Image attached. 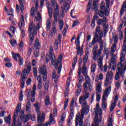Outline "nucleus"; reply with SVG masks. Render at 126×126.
<instances>
[{
	"label": "nucleus",
	"mask_w": 126,
	"mask_h": 126,
	"mask_svg": "<svg viewBox=\"0 0 126 126\" xmlns=\"http://www.w3.org/2000/svg\"><path fill=\"white\" fill-rule=\"evenodd\" d=\"M94 36L93 38L91 43L92 46H94L96 43L100 44V49L98 50V45H95L93 49V60L96 61L98 59V57L102 55V51H103V41H102V37H103V31L101 30V27L98 26L95 29V32L94 33Z\"/></svg>",
	"instance_id": "1"
},
{
	"label": "nucleus",
	"mask_w": 126,
	"mask_h": 126,
	"mask_svg": "<svg viewBox=\"0 0 126 126\" xmlns=\"http://www.w3.org/2000/svg\"><path fill=\"white\" fill-rule=\"evenodd\" d=\"M90 96L89 93H87L84 95L79 97V102L80 104H82V108L80 113H78L76 115L75 124L76 126H85L83 124V119H84V115H87L89 113V106L86 101Z\"/></svg>",
	"instance_id": "2"
},
{
	"label": "nucleus",
	"mask_w": 126,
	"mask_h": 126,
	"mask_svg": "<svg viewBox=\"0 0 126 126\" xmlns=\"http://www.w3.org/2000/svg\"><path fill=\"white\" fill-rule=\"evenodd\" d=\"M54 52V48L53 46H50V49L49 50V56L51 58V63L52 65H55L56 69H58V74H61V71H62V67H63V65L60 64L59 66V63H62L63 61V54H61L57 60H56V56L54 54H53Z\"/></svg>",
	"instance_id": "3"
},
{
	"label": "nucleus",
	"mask_w": 126,
	"mask_h": 126,
	"mask_svg": "<svg viewBox=\"0 0 126 126\" xmlns=\"http://www.w3.org/2000/svg\"><path fill=\"white\" fill-rule=\"evenodd\" d=\"M105 2L106 3V8L105 7V2H101L100 5V10L97 13V14H98L100 17H103V19L102 20H98V25H101L102 24L103 25V23H104V15L105 16H108L110 13L109 12V9L110 8V0H105Z\"/></svg>",
	"instance_id": "4"
},
{
	"label": "nucleus",
	"mask_w": 126,
	"mask_h": 126,
	"mask_svg": "<svg viewBox=\"0 0 126 126\" xmlns=\"http://www.w3.org/2000/svg\"><path fill=\"white\" fill-rule=\"evenodd\" d=\"M125 55L123 54V52L121 53L120 62L118 64L117 72L115 76V80H118L120 79V74L121 76L124 77L125 75V72L126 70V62H125L124 65L122 63L125 60Z\"/></svg>",
	"instance_id": "5"
},
{
	"label": "nucleus",
	"mask_w": 126,
	"mask_h": 126,
	"mask_svg": "<svg viewBox=\"0 0 126 126\" xmlns=\"http://www.w3.org/2000/svg\"><path fill=\"white\" fill-rule=\"evenodd\" d=\"M31 71V63H29L26 64L25 68L22 71L21 75V88H24L25 86V81L28 77V73Z\"/></svg>",
	"instance_id": "6"
},
{
	"label": "nucleus",
	"mask_w": 126,
	"mask_h": 126,
	"mask_svg": "<svg viewBox=\"0 0 126 126\" xmlns=\"http://www.w3.org/2000/svg\"><path fill=\"white\" fill-rule=\"evenodd\" d=\"M36 26L37 27H36V25L32 22L30 23L28 31L29 33L30 40L32 42H33L34 39H35L34 35H37V29H38V30L40 29V23H37Z\"/></svg>",
	"instance_id": "7"
},
{
	"label": "nucleus",
	"mask_w": 126,
	"mask_h": 126,
	"mask_svg": "<svg viewBox=\"0 0 126 126\" xmlns=\"http://www.w3.org/2000/svg\"><path fill=\"white\" fill-rule=\"evenodd\" d=\"M34 107L35 108V111L37 114V122L38 124H41L42 122L45 120V114L42 113L41 115V112L40 111V108H41V105L39 103L36 102L33 104Z\"/></svg>",
	"instance_id": "8"
},
{
	"label": "nucleus",
	"mask_w": 126,
	"mask_h": 126,
	"mask_svg": "<svg viewBox=\"0 0 126 126\" xmlns=\"http://www.w3.org/2000/svg\"><path fill=\"white\" fill-rule=\"evenodd\" d=\"M100 106L99 103H97L96 105V108L94 109V112L95 114V116L94 117V126H99V121H98V120H99V118L98 117V115H99V116L100 117H101V116H102V108H100Z\"/></svg>",
	"instance_id": "9"
},
{
	"label": "nucleus",
	"mask_w": 126,
	"mask_h": 126,
	"mask_svg": "<svg viewBox=\"0 0 126 126\" xmlns=\"http://www.w3.org/2000/svg\"><path fill=\"white\" fill-rule=\"evenodd\" d=\"M20 118L22 121H24V123H27V121L31 119L32 122H35L36 121V116L33 115H32L30 114L27 115L26 116H24V114H22L20 115Z\"/></svg>",
	"instance_id": "10"
},
{
	"label": "nucleus",
	"mask_w": 126,
	"mask_h": 126,
	"mask_svg": "<svg viewBox=\"0 0 126 126\" xmlns=\"http://www.w3.org/2000/svg\"><path fill=\"white\" fill-rule=\"evenodd\" d=\"M39 73L40 75H43V81H46L48 72H47V67H46V65H43L39 69Z\"/></svg>",
	"instance_id": "11"
},
{
	"label": "nucleus",
	"mask_w": 126,
	"mask_h": 126,
	"mask_svg": "<svg viewBox=\"0 0 126 126\" xmlns=\"http://www.w3.org/2000/svg\"><path fill=\"white\" fill-rule=\"evenodd\" d=\"M27 101L31 100V102L34 103L35 102V94H33L31 89H29V91L27 93Z\"/></svg>",
	"instance_id": "12"
},
{
	"label": "nucleus",
	"mask_w": 126,
	"mask_h": 126,
	"mask_svg": "<svg viewBox=\"0 0 126 126\" xmlns=\"http://www.w3.org/2000/svg\"><path fill=\"white\" fill-rule=\"evenodd\" d=\"M42 123H43V122L41 123H38L39 125L36 126H51V125H55V124H56V121L54 120V118H53V115L51 114L49 117V122H46L45 125H42Z\"/></svg>",
	"instance_id": "13"
},
{
	"label": "nucleus",
	"mask_w": 126,
	"mask_h": 126,
	"mask_svg": "<svg viewBox=\"0 0 126 126\" xmlns=\"http://www.w3.org/2000/svg\"><path fill=\"white\" fill-rule=\"evenodd\" d=\"M21 110V103H18L16 107V109L14 114L13 123H16V118L18 117V113L20 112Z\"/></svg>",
	"instance_id": "14"
},
{
	"label": "nucleus",
	"mask_w": 126,
	"mask_h": 126,
	"mask_svg": "<svg viewBox=\"0 0 126 126\" xmlns=\"http://www.w3.org/2000/svg\"><path fill=\"white\" fill-rule=\"evenodd\" d=\"M112 58L110 61V63L108 66V69H111L112 67V64H113V66H116V63H117V55L112 54L111 55Z\"/></svg>",
	"instance_id": "15"
},
{
	"label": "nucleus",
	"mask_w": 126,
	"mask_h": 126,
	"mask_svg": "<svg viewBox=\"0 0 126 126\" xmlns=\"http://www.w3.org/2000/svg\"><path fill=\"white\" fill-rule=\"evenodd\" d=\"M51 8L53 9L54 11H58V10H60V9H59V5H58L57 0H51Z\"/></svg>",
	"instance_id": "16"
},
{
	"label": "nucleus",
	"mask_w": 126,
	"mask_h": 126,
	"mask_svg": "<svg viewBox=\"0 0 126 126\" xmlns=\"http://www.w3.org/2000/svg\"><path fill=\"white\" fill-rule=\"evenodd\" d=\"M106 23H107V18L106 17H103V23L102 24V26H103L104 35H106L107 32L109 31V26H107Z\"/></svg>",
	"instance_id": "17"
},
{
	"label": "nucleus",
	"mask_w": 126,
	"mask_h": 126,
	"mask_svg": "<svg viewBox=\"0 0 126 126\" xmlns=\"http://www.w3.org/2000/svg\"><path fill=\"white\" fill-rule=\"evenodd\" d=\"M70 7L69 3L64 1L63 4L61 6V9L64 10L65 12H67Z\"/></svg>",
	"instance_id": "18"
},
{
	"label": "nucleus",
	"mask_w": 126,
	"mask_h": 126,
	"mask_svg": "<svg viewBox=\"0 0 126 126\" xmlns=\"http://www.w3.org/2000/svg\"><path fill=\"white\" fill-rule=\"evenodd\" d=\"M25 25L24 22V17L23 15H21V20L19 22V28L21 30L22 27Z\"/></svg>",
	"instance_id": "19"
},
{
	"label": "nucleus",
	"mask_w": 126,
	"mask_h": 126,
	"mask_svg": "<svg viewBox=\"0 0 126 126\" xmlns=\"http://www.w3.org/2000/svg\"><path fill=\"white\" fill-rule=\"evenodd\" d=\"M101 82H98L97 83V86L96 87L95 94H101L102 93V89L101 88Z\"/></svg>",
	"instance_id": "20"
},
{
	"label": "nucleus",
	"mask_w": 126,
	"mask_h": 126,
	"mask_svg": "<svg viewBox=\"0 0 126 126\" xmlns=\"http://www.w3.org/2000/svg\"><path fill=\"white\" fill-rule=\"evenodd\" d=\"M126 10V1L123 3L122 5V7L121 8V10L120 11V17H122L123 16V14H124V13L125 12V11Z\"/></svg>",
	"instance_id": "21"
},
{
	"label": "nucleus",
	"mask_w": 126,
	"mask_h": 126,
	"mask_svg": "<svg viewBox=\"0 0 126 126\" xmlns=\"http://www.w3.org/2000/svg\"><path fill=\"white\" fill-rule=\"evenodd\" d=\"M26 111L27 113H31V103L30 100H28V102L26 104Z\"/></svg>",
	"instance_id": "22"
},
{
	"label": "nucleus",
	"mask_w": 126,
	"mask_h": 126,
	"mask_svg": "<svg viewBox=\"0 0 126 126\" xmlns=\"http://www.w3.org/2000/svg\"><path fill=\"white\" fill-rule=\"evenodd\" d=\"M81 57L83 54V50L82 48L80 49V45L79 44H77V55H79Z\"/></svg>",
	"instance_id": "23"
},
{
	"label": "nucleus",
	"mask_w": 126,
	"mask_h": 126,
	"mask_svg": "<svg viewBox=\"0 0 126 126\" xmlns=\"http://www.w3.org/2000/svg\"><path fill=\"white\" fill-rule=\"evenodd\" d=\"M46 7H47L48 9V13L50 17V18L52 19V17H53V14L52 13L53 12V11H52V9H50L49 6H50V2H46Z\"/></svg>",
	"instance_id": "24"
},
{
	"label": "nucleus",
	"mask_w": 126,
	"mask_h": 126,
	"mask_svg": "<svg viewBox=\"0 0 126 126\" xmlns=\"http://www.w3.org/2000/svg\"><path fill=\"white\" fill-rule=\"evenodd\" d=\"M81 72L83 73L84 76H87V67H86V65L83 64L82 68V71Z\"/></svg>",
	"instance_id": "25"
},
{
	"label": "nucleus",
	"mask_w": 126,
	"mask_h": 126,
	"mask_svg": "<svg viewBox=\"0 0 126 126\" xmlns=\"http://www.w3.org/2000/svg\"><path fill=\"white\" fill-rule=\"evenodd\" d=\"M33 47L36 50H39L40 49V47H41V44H40V42H39V39H38V38L35 39V42L34 44Z\"/></svg>",
	"instance_id": "26"
},
{
	"label": "nucleus",
	"mask_w": 126,
	"mask_h": 126,
	"mask_svg": "<svg viewBox=\"0 0 126 126\" xmlns=\"http://www.w3.org/2000/svg\"><path fill=\"white\" fill-rule=\"evenodd\" d=\"M38 84V89H41L42 88V76H38L37 78Z\"/></svg>",
	"instance_id": "27"
},
{
	"label": "nucleus",
	"mask_w": 126,
	"mask_h": 126,
	"mask_svg": "<svg viewBox=\"0 0 126 126\" xmlns=\"http://www.w3.org/2000/svg\"><path fill=\"white\" fill-rule=\"evenodd\" d=\"M98 1H99V0H94L93 4V10L96 11V12H97V10H98V5H97V2H98Z\"/></svg>",
	"instance_id": "28"
},
{
	"label": "nucleus",
	"mask_w": 126,
	"mask_h": 126,
	"mask_svg": "<svg viewBox=\"0 0 126 126\" xmlns=\"http://www.w3.org/2000/svg\"><path fill=\"white\" fill-rule=\"evenodd\" d=\"M54 14L53 15V17L54 18V21L57 23L58 22V16L60 15V10L54 11Z\"/></svg>",
	"instance_id": "29"
},
{
	"label": "nucleus",
	"mask_w": 126,
	"mask_h": 126,
	"mask_svg": "<svg viewBox=\"0 0 126 126\" xmlns=\"http://www.w3.org/2000/svg\"><path fill=\"white\" fill-rule=\"evenodd\" d=\"M44 102L45 106H49V105H52V102H51V100H50V96H49V95L46 96Z\"/></svg>",
	"instance_id": "30"
},
{
	"label": "nucleus",
	"mask_w": 126,
	"mask_h": 126,
	"mask_svg": "<svg viewBox=\"0 0 126 126\" xmlns=\"http://www.w3.org/2000/svg\"><path fill=\"white\" fill-rule=\"evenodd\" d=\"M110 92H111V86H109L108 88L105 90L103 93V95H104V96H106V97H108L110 94Z\"/></svg>",
	"instance_id": "31"
},
{
	"label": "nucleus",
	"mask_w": 126,
	"mask_h": 126,
	"mask_svg": "<svg viewBox=\"0 0 126 126\" xmlns=\"http://www.w3.org/2000/svg\"><path fill=\"white\" fill-rule=\"evenodd\" d=\"M113 76H114V73L110 71H107V73L106 75V77L112 80L113 79Z\"/></svg>",
	"instance_id": "32"
},
{
	"label": "nucleus",
	"mask_w": 126,
	"mask_h": 126,
	"mask_svg": "<svg viewBox=\"0 0 126 126\" xmlns=\"http://www.w3.org/2000/svg\"><path fill=\"white\" fill-rule=\"evenodd\" d=\"M58 24L59 25L60 30H63V25H64V24L63 23V20L62 19H59L58 20Z\"/></svg>",
	"instance_id": "33"
},
{
	"label": "nucleus",
	"mask_w": 126,
	"mask_h": 126,
	"mask_svg": "<svg viewBox=\"0 0 126 126\" xmlns=\"http://www.w3.org/2000/svg\"><path fill=\"white\" fill-rule=\"evenodd\" d=\"M88 54L89 52H87L86 54H85L84 58L83 59V64L86 65V63H87V61H88Z\"/></svg>",
	"instance_id": "34"
},
{
	"label": "nucleus",
	"mask_w": 126,
	"mask_h": 126,
	"mask_svg": "<svg viewBox=\"0 0 126 126\" xmlns=\"http://www.w3.org/2000/svg\"><path fill=\"white\" fill-rule=\"evenodd\" d=\"M20 2V8L21 9V12H23L24 11V4H23V1L24 0H18Z\"/></svg>",
	"instance_id": "35"
},
{
	"label": "nucleus",
	"mask_w": 126,
	"mask_h": 126,
	"mask_svg": "<svg viewBox=\"0 0 126 126\" xmlns=\"http://www.w3.org/2000/svg\"><path fill=\"white\" fill-rule=\"evenodd\" d=\"M12 56L13 58L14 59V60H15V61H16V62L18 61V60H17V58H20V55H19V54H14L13 52L12 53Z\"/></svg>",
	"instance_id": "36"
},
{
	"label": "nucleus",
	"mask_w": 126,
	"mask_h": 126,
	"mask_svg": "<svg viewBox=\"0 0 126 126\" xmlns=\"http://www.w3.org/2000/svg\"><path fill=\"white\" fill-rule=\"evenodd\" d=\"M97 66V64H96V63H94L93 64H92L91 66V72L94 73L95 72V70H96V67Z\"/></svg>",
	"instance_id": "37"
},
{
	"label": "nucleus",
	"mask_w": 126,
	"mask_h": 126,
	"mask_svg": "<svg viewBox=\"0 0 126 126\" xmlns=\"http://www.w3.org/2000/svg\"><path fill=\"white\" fill-rule=\"evenodd\" d=\"M11 119V116L10 115L7 117H4L5 122L6 124H8L9 126H10V120Z\"/></svg>",
	"instance_id": "38"
},
{
	"label": "nucleus",
	"mask_w": 126,
	"mask_h": 126,
	"mask_svg": "<svg viewBox=\"0 0 126 126\" xmlns=\"http://www.w3.org/2000/svg\"><path fill=\"white\" fill-rule=\"evenodd\" d=\"M104 54L106 55V58H108L109 54H110V52H111V49L110 48H106V46L104 47Z\"/></svg>",
	"instance_id": "39"
},
{
	"label": "nucleus",
	"mask_w": 126,
	"mask_h": 126,
	"mask_svg": "<svg viewBox=\"0 0 126 126\" xmlns=\"http://www.w3.org/2000/svg\"><path fill=\"white\" fill-rule=\"evenodd\" d=\"M46 29L47 30H50L51 28V20L50 19H47L46 21Z\"/></svg>",
	"instance_id": "40"
},
{
	"label": "nucleus",
	"mask_w": 126,
	"mask_h": 126,
	"mask_svg": "<svg viewBox=\"0 0 126 126\" xmlns=\"http://www.w3.org/2000/svg\"><path fill=\"white\" fill-rule=\"evenodd\" d=\"M52 78H53L54 79H56L55 80V82L57 83V82L58 81V79L59 78V76L56 74L55 71H53V72L52 73Z\"/></svg>",
	"instance_id": "41"
},
{
	"label": "nucleus",
	"mask_w": 126,
	"mask_h": 126,
	"mask_svg": "<svg viewBox=\"0 0 126 126\" xmlns=\"http://www.w3.org/2000/svg\"><path fill=\"white\" fill-rule=\"evenodd\" d=\"M112 35H113L112 40L114 41L115 44H117V43H118V40H119V38L118 37V35L114 34H113Z\"/></svg>",
	"instance_id": "42"
},
{
	"label": "nucleus",
	"mask_w": 126,
	"mask_h": 126,
	"mask_svg": "<svg viewBox=\"0 0 126 126\" xmlns=\"http://www.w3.org/2000/svg\"><path fill=\"white\" fill-rule=\"evenodd\" d=\"M117 49V44L114 43V44H113L112 47H111V54H114Z\"/></svg>",
	"instance_id": "43"
},
{
	"label": "nucleus",
	"mask_w": 126,
	"mask_h": 126,
	"mask_svg": "<svg viewBox=\"0 0 126 126\" xmlns=\"http://www.w3.org/2000/svg\"><path fill=\"white\" fill-rule=\"evenodd\" d=\"M36 14L37 17L35 16V18L37 21H40L42 19V16H41V14L39 12H37Z\"/></svg>",
	"instance_id": "44"
},
{
	"label": "nucleus",
	"mask_w": 126,
	"mask_h": 126,
	"mask_svg": "<svg viewBox=\"0 0 126 126\" xmlns=\"http://www.w3.org/2000/svg\"><path fill=\"white\" fill-rule=\"evenodd\" d=\"M61 43L60 42V41L59 40L56 39L55 42V44H54V49L55 50H58L59 48V43Z\"/></svg>",
	"instance_id": "45"
},
{
	"label": "nucleus",
	"mask_w": 126,
	"mask_h": 126,
	"mask_svg": "<svg viewBox=\"0 0 126 126\" xmlns=\"http://www.w3.org/2000/svg\"><path fill=\"white\" fill-rule=\"evenodd\" d=\"M74 105V100L73 98H72V101L71 102L70 106V112H73V106Z\"/></svg>",
	"instance_id": "46"
},
{
	"label": "nucleus",
	"mask_w": 126,
	"mask_h": 126,
	"mask_svg": "<svg viewBox=\"0 0 126 126\" xmlns=\"http://www.w3.org/2000/svg\"><path fill=\"white\" fill-rule=\"evenodd\" d=\"M76 63H77V57H75L73 60L72 66L73 68H74L75 67V65L76 64Z\"/></svg>",
	"instance_id": "47"
},
{
	"label": "nucleus",
	"mask_w": 126,
	"mask_h": 126,
	"mask_svg": "<svg viewBox=\"0 0 126 126\" xmlns=\"http://www.w3.org/2000/svg\"><path fill=\"white\" fill-rule=\"evenodd\" d=\"M19 59V65H23L24 63V61L23 60V58H21V57L18 58Z\"/></svg>",
	"instance_id": "48"
},
{
	"label": "nucleus",
	"mask_w": 126,
	"mask_h": 126,
	"mask_svg": "<svg viewBox=\"0 0 126 126\" xmlns=\"http://www.w3.org/2000/svg\"><path fill=\"white\" fill-rule=\"evenodd\" d=\"M49 86H50V82L47 81L45 83V84L44 86L45 90H46V91H48V90H49Z\"/></svg>",
	"instance_id": "49"
},
{
	"label": "nucleus",
	"mask_w": 126,
	"mask_h": 126,
	"mask_svg": "<svg viewBox=\"0 0 126 126\" xmlns=\"http://www.w3.org/2000/svg\"><path fill=\"white\" fill-rule=\"evenodd\" d=\"M38 50H39V49H35L34 50L33 55L35 56V57H39V55H40V52Z\"/></svg>",
	"instance_id": "50"
},
{
	"label": "nucleus",
	"mask_w": 126,
	"mask_h": 126,
	"mask_svg": "<svg viewBox=\"0 0 126 126\" xmlns=\"http://www.w3.org/2000/svg\"><path fill=\"white\" fill-rule=\"evenodd\" d=\"M110 80H111V79H109V78L106 77L105 82H104L105 86L107 87L108 86V84H110Z\"/></svg>",
	"instance_id": "51"
},
{
	"label": "nucleus",
	"mask_w": 126,
	"mask_h": 126,
	"mask_svg": "<svg viewBox=\"0 0 126 126\" xmlns=\"http://www.w3.org/2000/svg\"><path fill=\"white\" fill-rule=\"evenodd\" d=\"M34 15H35V7H33L31 10V16L34 17Z\"/></svg>",
	"instance_id": "52"
},
{
	"label": "nucleus",
	"mask_w": 126,
	"mask_h": 126,
	"mask_svg": "<svg viewBox=\"0 0 126 126\" xmlns=\"http://www.w3.org/2000/svg\"><path fill=\"white\" fill-rule=\"evenodd\" d=\"M86 81H87V82L86 83H87V84H88V85L91 84V79H90V77H89V76H86Z\"/></svg>",
	"instance_id": "53"
},
{
	"label": "nucleus",
	"mask_w": 126,
	"mask_h": 126,
	"mask_svg": "<svg viewBox=\"0 0 126 126\" xmlns=\"http://www.w3.org/2000/svg\"><path fill=\"white\" fill-rule=\"evenodd\" d=\"M33 75L34 77H37V75L38 74V71H37V68L34 67L33 68Z\"/></svg>",
	"instance_id": "54"
},
{
	"label": "nucleus",
	"mask_w": 126,
	"mask_h": 126,
	"mask_svg": "<svg viewBox=\"0 0 126 126\" xmlns=\"http://www.w3.org/2000/svg\"><path fill=\"white\" fill-rule=\"evenodd\" d=\"M116 105H117V103H116L115 102H113L111 104V108H110V112H113V111L115 109V107H116Z\"/></svg>",
	"instance_id": "55"
},
{
	"label": "nucleus",
	"mask_w": 126,
	"mask_h": 126,
	"mask_svg": "<svg viewBox=\"0 0 126 126\" xmlns=\"http://www.w3.org/2000/svg\"><path fill=\"white\" fill-rule=\"evenodd\" d=\"M10 43L11 44V45L13 46L14 47V46H15V45H16L17 42H16V40L13 39V40H10Z\"/></svg>",
	"instance_id": "56"
},
{
	"label": "nucleus",
	"mask_w": 126,
	"mask_h": 126,
	"mask_svg": "<svg viewBox=\"0 0 126 126\" xmlns=\"http://www.w3.org/2000/svg\"><path fill=\"white\" fill-rule=\"evenodd\" d=\"M67 105H68V99H66V100L64 102V109L65 110L66 107H67Z\"/></svg>",
	"instance_id": "57"
},
{
	"label": "nucleus",
	"mask_w": 126,
	"mask_h": 126,
	"mask_svg": "<svg viewBox=\"0 0 126 126\" xmlns=\"http://www.w3.org/2000/svg\"><path fill=\"white\" fill-rule=\"evenodd\" d=\"M108 121V124L107 126H113V119L112 118H110L109 120Z\"/></svg>",
	"instance_id": "58"
},
{
	"label": "nucleus",
	"mask_w": 126,
	"mask_h": 126,
	"mask_svg": "<svg viewBox=\"0 0 126 126\" xmlns=\"http://www.w3.org/2000/svg\"><path fill=\"white\" fill-rule=\"evenodd\" d=\"M19 100L22 101L23 100V94L22 91H20L19 95Z\"/></svg>",
	"instance_id": "59"
},
{
	"label": "nucleus",
	"mask_w": 126,
	"mask_h": 126,
	"mask_svg": "<svg viewBox=\"0 0 126 126\" xmlns=\"http://www.w3.org/2000/svg\"><path fill=\"white\" fill-rule=\"evenodd\" d=\"M96 101L99 102L101 99V94H96Z\"/></svg>",
	"instance_id": "60"
},
{
	"label": "nucleus",
	"mask_w": 126,
	"mask_h": 126,
	"mask_svg": "<svg viewBox=\"0 0 126 126\" xmlns=\"http://www.w3.org/2000/svg\"><path fill=\"white\" fill-rule=\"evenodd\" d=\"M79 22V21H78V20H76V21H74L72 25V27H75V26H76V25L78 24Z\"/></svg>",
	"instance_id": "61"
},
{
	"label": "nucleus",
	"mask_w": 126,
	"mask_h": 126,
	"mask_svg": "<svg viewBox=\"0 0 126 126\" xmlns=\"http://www.w3.org/2000/svg\"><path fill=\"white\" fill-rule=\"evenodd\" d=\"M16 30V29H15L14 27H11L10 28V31H11V32H12V33H13V34H14Z\"/></svg>",
	"instance_id": "62"
},
{
	"label": "nucleus",
	"mask_w": 126,
	"mask_h": 126,
	"mask_svg": "<svg viewBox=\"0 0 126 126\" xmlns=\"http://www.w3.org/2000/svg\"><path fill=\"white\" fill-rule=\"evenodd\" d=\"M101 106L103 110H106V108H107V105H106V102H102Z\"/></svg>",
	"instance_id": "63"
},
{
	"label": "nucleus",
	"mask_w": 126,
	"mask_h": 126,
	"mask_svg": "<svg viewBox=\"0 0 126 126\" xmlns=\"http://www.w3.org/2000/svg\"><path fill=\"white\" fill-rule=\"evenodd\" d=\"M31 54H32V48H30L28 50V56L30 57V56H31Z\"/></svg>",
	"instance_id": "64"
}]
</instances>
